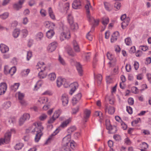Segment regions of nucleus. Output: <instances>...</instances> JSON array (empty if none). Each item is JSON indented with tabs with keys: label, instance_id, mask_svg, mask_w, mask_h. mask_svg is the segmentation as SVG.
<instances>
[{
	"label": "nucleus",
	"instance_id": "12",
	"mask_svg": "<svg viewBox=\"0 0 151 151\" xmlns=\"http://www.w3.org/2000/svg\"><path fill=\"white\" fill-rule=\"evenodd\" d=\"M72 7L75 9H80L81 7V3L80 0H74L72 4Z\"/></svg>",
	"mask_w": 151,
	"mask_h": 151
},
{
	"label": "nucleus",
	"instance_id": "63",
	"mask_svg": "<svg viewBox=\"0 0 151 151\" xmlns=\"http://www.w3.org/2000/svg\"><path fill=\"white\" fill-rule=\"evenodd\" d=\"M134 66L135 70H137L139 67V63L137 61H135L134 64Z\"/></svg>",
	"mask_w": 151,
	"mask_h": 151
},
{
	"label": "nucleus",
	"instance_id": "25",
	"mask_svg": "<svg viewBox=\"0 0 151 151\" xmlns=\"http://www.w3.org/2000/svg\"><path fill=\"white\" fill-rule=\"evenodd\" d=\"M55 32L52 29L48 30L46 33V36L49 39L51 38L54 35Z\"/></svg>",
	"mask_w": 151,
	"mask_h": 151
},
{
	"label": "nucleus",
	"instance_id": "53",
	"mask_svg": "<svg viewBox=\"0 0 151 151\" xmlns=\"http://www.w3.org/2000/svg\"><path fill=\"white\" fill-rule=\"evenodd\" d=\"M141 122V119L140 118H138L137 119L132 122V126H134V124H136L138 123L139 122Z\"/></svg>",
	"mask_w": 151,
	"mask_h": 151
},
{
	"label": "nucleus",
	"instance_id": "33",
	"mask_svg": "<svg viewBox=\"0 0 151 151\" xmlns=\"http://www.w3.org/2000/svg\"><path fill=\"white\" fill-rule=\"evenodd\" d=\"M102 79V77L101 75L99 74L96 75V80L97 81V83L99 84H101Z\"/></svg>",
	"mask_w": 151,
	"mask_h": 151
},
{
	"label": "nucleus",
	"instance_id": "47",
	"mask_svg": "<svg viewBox=\"0 0 151 151\" xmlns=\"http://www.w3.org/2000/svg\"><path fill=\"white\" fill-rule=\"evenodd\" d=\"M121 6V4L119 2H116L114 4V7L116 9V11L119 10L120 9Z\"/></svg>",
	"mask_w": 151,
	"mask_h": 151
},
{
	"label": "nucleus",
	"instance_id": "37",
	"mask_svg": "<svg viewBox=\"0 0 151 151\" xmlns=\"http://www.w3.org/2000/svg\"><path fill=\"white\" fill-rule=\"evenodd\" d=\"M71 119L69 118L63 122L60 125L61 127H65L67 126V125L71 121Z\"/></svg>",
	"mask_w": 151,
	"mask_h": 151
},
{
	"label": "nucleus",
	"instance_id": "54",
	"mask_svg": "<svg viewBox=\"0 0 151 151\" xmlns=\"http://www.w3.org/2000/svg\"><path fill=\"white\" fill-rule=\"evenodd\" d=\"M127 111L129 114H132V109L130 106H127Z\"/></svg>",
	"mask_w": 151,
	"mask_h": 151
},
{
	"label": "nucleus",
	"instance_id": "51",
	"mask_svg": "<svg viewBox=\"0 0 151 151\" xmlns=\"http://www.w3.org/2000/svg\"><path fill=\"white\" fill-rule=\"evenodd\" d=\"M79 109V106H77L75 108H73L72 109V114H76L77 112H78V111Z\"/></svg>",
	"mask_w": 151,
	"mask_h": 151
},
{
	"label": "nucleus",
	"instance_id": "23",
	"mask_svg": "<svg viewBox=\"0 0 151 151\" xmlns=\"http://www.w3.org/2000/svg\"><path fill=\"white\" fill-rule=\"evenodd\" d=\"M119 35V33L118 32H114L112 35L111 38V42H114L116 41L117 39V37Z\"/></svg>",
	"mask_w": 151,
	"mask_h": 151
},
{
	"label": "nucleus",
	"instance_id": "11",
	"mask_svg": "<svg viewBox=\"0 0 151 151\" xmlns=\"http://www.w3.org/2000/svg\"><path fill=\"white\" fill-rule=\"evenodd\" d=\"M57 46V42H53L51 43L48 45L47 49L49 52H52L55 50Z\"/></svg>",
	"mask_w": 151,
	"mask_h": 151
},
{
	"label": "nucleus",
	"instance_id": "29",
	"mask_svg": "<svg viewBox=\"0 0 151 151\" xmlns=\"http://www.w3.org/2000/svg\"><path fill=\"white\" fill-rule=\"evenodd\" d=\"M104 4L105 9L107 11H110L112 9V6L111 4L107 2H104Z\"/></svg>",
	"mask_w": 151,
	"mask_h": 151
},
{
	"label": "nucleus",
	"instance_id": "19",
	"mask_svg": "<svg viewBox=\"0 0 151 151\" xmlns=\"http://www.w3.org/2000/svg\"><path fill=\"white\" fill-rule=\"evenodd\" d=\"M91 114L90 111L86 109L84 111L83 121L86 122H87L88 119L89 118Z\"/></svg>",
	"mask_w": 151,
	"mask_h": 151
},
{
	"label": "nucleus",
	"instance_id": "16",
	"mask_svg": "<svg viewBox=\"0 0 151 151\" xmlns=\"http://www.w3.org/2000/svg\"><path fill=\"white\" fill-rule=\"evenodd\" d=\"M24 0H20L18 3L15 4L13 6L14 8L17 10H19L22 7V5Z\"/></svg>",
	"mask_w": 151,
	"mask_h": 151
},
{
	"label": "nucleus",
	"instance_id": "28",
	"mask_svg": "<svg viewBox=\"0 0 151 151\" xmlns=\"http://www.w3.org/2000/svg\"><path fill=\"white\" fill-rule=\"evenodd\" d=\"M43 37V34L42 32H40L37 34L35 36V39L37 41L40 40Z\"/></svg>",
	"mask_w": 151,
	"mask_h": 151
},
{
	"label": "nucleus",
	"instance_id": "7",
	"mask_svg": "<svg viewBox=\"0 0 151 151\" xmlns=\"http://www.w3.org/2000/svg\"><path fill=\"white\" fill-rule=\"evenodd\" d=\"M17 93L18 94V99L19 102L21 105L24 106L26 105L27 104V103L24 99V94L19 91L17 92Z\"/></svg>",
	"mask_w": 151,
	"mask_h": 151
},
{
	"label": "nucleus",
	"instance_id": "27",
	"mask_svg": "<svg viewBox=\"0 0 151 151\" xmlns=\"http://www.w3.org/2000/svg\"><path fill=\"white\" fill-rule=\"evenodd\" d=\"M20 34V30L18 29H16L14 30L13 32L12 35L15 38L17 37Z\"/></svg>",
	"mask_w": 151,
	"mask_h": 151
},
{
	"label": "nucleus",
	"instance_id": "55",
	"mask_svg": "<svg viewBox=\"0 0 151 151\" xmlns=\"http://www.w3.org/2000/svg\"><path fill=\"white\" fill-rule=\"evenodd\" d=\"M32 53L30 51L28 52L27 55V60H29L32 56Z\"/></svg>",
	"mask_w": 151,
	"mask_h": 151
},
{
	"label": "nucleus",
	"instance_id": "34",
	"mask_svg": "<svg viewBox=\"0 0 151 151\" xmlns=\"http://www.w3.org/2000/svg\"><path fill=\"white\" fill-rule=\"evenodd\" d=\"M109 22V18L108 17H104L102 19V23L103 25L106 26Z\"/></svg>",
	"mask_w": 151,
	"mask_h": 151
},
{
	"label": "nucleus",
	"instance_id": "10",
	"mask_svg": "<svg viewBox=\"0 0 151 151\" xmlns=\"http://www.w3.org/2000/svg\"><path fill=\"white\" fill-rule=\"evenodd\" d=\"M61 100L63 105L64 106H66L68 104L69 101L68 95L65 93L63 94L61 96Z\"/></svg>",
	"mask_w": 151,
	"mask_h": 151
},
{
	"label": "nucleus",
	"instance_id": "58",
	"mask_svg": "<svg viewBox=\"0 0 151 151\" xmlns=\"http://www.w3.org/2000/svg\"><path fill=\"white\" fill-rule=\"evenodd\" d=\"M128 102L129 104L131 105H132L134 104V100L133 98H129Z\"/></svg>",
	"mask_w": 151,
	"mask_h": 151
},
{
	"label": "nucleus",
	"instance_id": "9",
	"mask_svg": "<svg viewBox=\"0 0 151 151\" xmlns=\"http://www.w3.org/2000/svg\"><path fill=\"white\" fill-rule=\"evenodd\" d=\"M70 37V34L69 32L66 33L65 32H62L61 33L60 36V40L62 41L65 39H68Z\"/></svg>",
	"mask_w": 151,
	"mask_h": 151
},
{
	"label": "nucleus",
	"instance_id": "8",
	"mask_svg": "<svg viewBox=\"0 0 151 151\" xmlns=\"http://www.w3.org/2000/svg\"><path fill=\"white\" fill-rule=\"evenodd\" d=\"M30 118V115L29 114L27 113H25L19 119V124L20 125H22L26 121L29 120Z\"/></svg>",
	"mask_w": 151,
	"mask_h": 151
},
{
	"label": "nucleus",
	"instance_id": "18",
	"mask_svg": "<svg viewBox=\"0 0 151 151\" xmlns=\"http://www.w3.org/2000/svg\"><path fill=\"white\" fill-rule=\"evenodd\" d=\"M0 50L3 53H5L9 50V48L6 45L1 44L0 45Z\"/></svg>",
	"mask_w": 151,
	"mask_h": 151
},
{
	"label": "nucleus",
	"instance_id": "2",
	"mask_svg": "<svg viewBox=\"0 0 151 151\" xmlns=\"http://www.w3.org/2000/svg\"><path fill=\"white\" fill-rule=\"evenodd\" d=\"M15 130L14 129H11L10 131H8L5 134L4 138L0 139V145L4 144V143H9L10 140L12 133H15Z\"/></svg>",
	"mask_w": 151,
	"mask_h": 151
},
{
	"label": "nucleus",
	"instance_id": "24",
	"mask_svg": "<svg viewBox=\"0 0 151 151\" xmlns=\"http://www.w3.org/2000/svg\"><path fill=\"white\" fill-rule=\"evenodd\" d=\"M88 20L89 22H90L91 23H94V25L92 26H93L94 27V25H98L99 24V20H95V19L93 17H91V16H90V18H88Z\"/></svg>",
	"mask_w": 151,
	"mask_h": 151
},
{
	"label": "nucleus",
	"instance_id": "36",
	"mask_svg": "<svg viewBox=\"0 0 151 151\" xmlns=\"http://www.w3.org/2000/svg\"><path fill=\"white\" fill-rule=\"evenodd\" d=\"M107 109H108L109 113L110 114H113L115 112L114 108L111 106H108Z\"/></svg>",
	"mask_w": 151,
	"mask_h": 151
},
{
	"label": "nucleus",
	"instance_id": "5",
	"mask_svg": "<svg viewBox=\"0 0 151 151\" xmlns=\"http://www.w3.org/2000/svg\"><path fill=\"white\" fill-rule=\"evenodd\" d=\"M106 55L108 59L110 61L109 64L111 65V66H114L116 60L114 56L109 52H107Z\"/></svg>",
	"mask_w": 151,
	"mask_h": 151
},
{
	"label": "nucleus",
	"instance_id": "14",
	"mask_svg": "<svg viewBox=\"0 0 151 151\" xmlns=\"http://www.w3.org/2000/svg\"><path fill=\"white\" fill-rule=\"evenodd\" d=\"M7 85L4 83H1L0 84V95L4 94L7 89Z\"/></svg>",
	"mask_w": 151,
	"mask_h": 151
},
{
	"label": "nucleus",
	"instance_id": "32",
	"mask_svg": "<svg viewBox=\"0 0 151 151\" xmlns=\"http://www.w3.org/2000/svg\"><path fill=\"white\" fill-rule=\"evenodd\" d=\"M76 68L80 76H82L83 75V70L81 66L79 63H78L77 64L76 66Z\"/></svg>",
	"mask_w": 151,
	"mask_h": 151
},
{
	"label": "nucleus",
	"instance_id": "3",
	"mask_svg": "<svg viewBox=\"0 0 151 151\" xmlns=\"http://www.w3.org/2000/svg\"><path fill=\"white\" fill-rule=\"evenodd\" d=\"M44 63L42 62H38L36 65V66H38L39 68L37 69H41L39 73L38 74V77L40 79H43L45 78L47 76L46 73L44 72L45 70L46 67L44 65Z\"/></svg>",
	"mask_w": 151,
	"mask_h": 151
},
{
	"label": "nucleus",
	"instance_id": "44",
	"mask_svg": "<svg viewBox=\"0 0 151 151\" xmlns=\"http://www.w3.org/2000/svg\"><path fill=\"white\" fill-rule=\"evenodd\" d=\"M76 129L75 126L71 127L68 128L67 130V132L69 134H71L72 133L74 132Z\"/></svg>",
	"mask_w": 151,
	"mask_h": 151
},
{
	"label": "nucleus",
	"instance_id": "56",
	"mask_svg": "<svg viewBox=\"0 0 151 151\" xmlns=\"http://www.w3.org/2000/svg\"><path fill=\"white\" fill-rule=\"evenodd\" d=\"M114 139L116 141H119L121 140V137L118 134H115L114 136Z\"/></svg>",
	"mask_w": 151,
	"mask_h": 151
},
{
	"label": "nucleus",
	"instance_id": "30",
	"mask_svg": "<svg viewBox=\"0 0 151 151\" xmlns=\"http://www.w3.org/2000/svg\"><path fill=\"white\" fill-rule=\"evenodd\" d=\"M61 112V110L60 109H58V110L56 111L55 112L53 115L52 116V117L56 119L58 118V117L60 116Z\"/></svg>",
	"mask_w": 151,
	"mask_h": 151
},
{
	"label": "nucleus",
	"instance_id": "38",
	"mask_svg": "<svg viewBox=\"0 0 151 151\" xmlns=\"http://www.w3.org/2000/svg\"><path fill=\"white\" fill-rule=\"evenodd\" d=\"M9 14L8 12H5L0 15V18L2 19H5L8 18Z\"/></svg>",
	"mask_w": 151,
	"mask_h": 151
},
{
	"label": "nucleus",
	"instance_id": "61",
	"mask_svg": "<svg viewBox=\"0 0 151 151\" xmlns=\"http://www.w3.org/2000/svg\"><path fill=\"white\" fill-rule=\"evenodd\" d=\"M91 56V53L90 52H87L85 54V58L86 60L87 61L89 59Z\"/></svg>",
	"mask_w": 151,
	"mask_h": 151
},
{
	"label": "nucleus",
	"instance_id": "6",
	"mask_svg": "<svg viewBox=\"0 0 151 151\" xmlns=\"http://www.w3.org/2000/svg\"><path fill=\"white\" fill-rule=\"evenodd\" d=\"M121 19L122 21L124 20L122 23V28L124 29L128 25L130 19L129 17L126 18V14L122 15L121 17Z\"/></svg>",
	"mask_w": 151,
	"mask_h": 151
},
{
	"label": "nucleus",
	"instance_id": "43",
	"mask_svg": "<svg viewBox=\"0 0 151 151\" xmlns=\"http://www.w3.org/2000/svg\"><path fill=\"white\" fill-rule=\"evenodd\" d=\"M23 146V144L22 143H19L16 144L14 147L15 150H19L21 149L22 147Z\"/></svg>",
	"mask_w": 151,
	"mask_h": 151
},
{
	"label": "nucleus",
	"instance_id": "26",
	"mask_svg": "<svg viewBox=\"0 0 151 151\" xmlns=\"http://www.w3.org/2000/svg\"><path fill=\"white\" fill-rule=\"evenodd\" d=\"M19 85V83H14L13 85L11 86L10 87L11 90L14 91H15L18 88Z\"/></svg>",
	"mask_w": 151,
	"mask_h": 151
},
{
	"label": "nucleus",
	"instance_id": "15",
	"mask_svg": "<svg viewBox=\"0 0 151 151\" xmlns=\"http://www.w3.org/2000/svg\"><path fill=\"white\" fill-rule=\"evenodd\" d=\"M59 132V130L58 129H56V130L53 132V133L49 137L46 141L45 144H47L50 143L52 140L53 137L57 134Z\"/></svg>",
	"mask_w": 151,
	"mask_h": 151
},
{
	"label": "nucleus",
	"instance_id": "41",
	"mask_svg": "<svg viewBox=\"0 0 151 151\" xmlns=\"http://www.w3.org/2000/svg\"><path fill=\"white\" fill-rule=\"evenodd\" d=\"M45 26L47 28H50V27H51L53 28L55 26V24L53 23L47 22H45Z\"/></svg>",
	"mask_w": 151,
	"mask_h": 151
},
{
	"label": "nucleus",
	"instance_id": "39",
	"mask_svg": "<svg viewBox=\"0 0 151 151\" xmlns=\"http://www.w3.org/2000/svg\"><path fill=\"white\" fill-rule=\"evenodd\" d=\"M16 69L15 66L12 67L10 69L9 68V74L11 76H12L16 72Z\"/></svg>",
	"mask_w": 151,
	"mask_h": 151
},
{
	"label": "nucleus",
	"instance_id": "62",
	"mask_svg": "<svg viewBox=\"0 0 151 151\" xmlns=\"http://www.w3.org/2000/svg\"><path fill=\"white\" fill-rule=\"evenodd\" d=\"M47 115L45 114H42L39 117V119L40 120L43 121L47 117Z\"/></svg>",
	"mask_w": 151,
	"mask_h": 151
},
{
	"label": "nucleus",
	"instance_id": "4",
	"mask_svg": "<svg viewBox=\"0 0 151 151\" xmlns=\"http://www.w3.org/2000/svg\"><path fill=\"white\" fill-rule=\"evenodd\" d=\"M68 137H64L63 139V146L61 149L62 151H70V147L68 143Z\"/></svg>",
	"mask_w": 151,
	"mask_h": 151
},
{
	"label": "nucleus",
	"instance_id": "60",
	"mask_svg": "<svg viewBox=\"0 0 151 151\" xmlns=\"http://www.w3.org/2000/svg\"><path fill=\"white\" fill-rule=\"evenodd\" d=\"M69 4L68 3H66L63 6V8L65 10H68L69 9Z\"/></svg>",
	"mask_w": 151,
	"mask_h": 151
},
{
	"label": "nucleus",
	"instance_id": "48",
	"mask_svg": "<svg viewBox=\"0 0 151 151\" xmlns=\"http://www.w3.org/2000/svg\"><path fill=\"white\" fill-rule=\"evenodd\" d=\"M11 103L9 101H6L4 103V106L5 109H6L10 106Z\"/></svg>",
	"mask_w": 151,
	"mask_h": 151
},
{
	"label": "nucleus",
	"instance_id": "31",
	"mask_svg": "<svg viewBox=\"0 0 151 151\" xmlns=\"http://www.w3.org/2000/svg\"><path fill=\"white\" fill-rule=\"evenodd\" d=\"M56 78V76L55 73H50L48 75V79L52 81H54Z\"/></svg>",
	"mask_w": 151,
	"mask_h": 151
},
{
	"label": "nucleus",
	"instance_id": "21",
	"mask_svg": "<svg viewBox=\"0 0 151 151\" xmlns=\"http://www.w3.org/2000/svg\"><path fill=\"white\" fill-rule=\"evenodd\" d=\"M70 138L68 137V144L70 147L73 150L75 149L76 146V143L73 141L70 142Z\"/></svg>",
	"mask_w": 151,
	"mask_h": 151
},
{
	"label": "nucleus",
	"instance_id": "17",
	"mask_svg": "<svg viewBox=\"0 0 151 151\" xmlns=\"http://www.w3.org/2000/svg\"><path fill=\"white\" fill-rule=\"evenodd\" d=\"M65 81L66 79H65L62 78L60 77L58 78L56 81L57 86L58 87H60L62 85H63V83Z\"/></svg>",
	"mask_w": 151,
	"mask_h": 151
},
{
	"label": "nucleus",
	"instance_id": "52",
	"mask_svg": "<svg viewBox=\"0 0 151 151\" xmlns=\"http://www.w3.org/2000/svg\"><path fill=\"white\" fill-rule=\"evenodd\" d=\"M121 125L122 127V128L124 130H125L127 129V126L124 122L122 121L121 123Z\"/></svg>",
	"mask_w": 151,
	"mask_h": 151
},
{
	"label": "nucleus",
	"instance_id": "64",
	"mask_svg": "<svg viewBox=\"0 0 151 151\" xmlns=\"http://www.w3.org/2000/svg\"><path fill=\"white\" fill-rule=\"evenodd\" d=\"M125 68L127 72H129L131 70V67L130 64H127L126 65Z\"/></svg>",
	"mask_w": 151,
	"mask_h": 151
},
{
	"label": "nucleus",
	"instance_id": "46",
	"mask_svg": "<svg viewBox=\"0 0 151 151\" xmlns=\"http://www.w3.org/2000/svg\"><path fill=\"white\" fill-rule=\"evenodd\" d=\"M125 43L127 45H130L132 44V41L129 37L126 38L124 40Z\"/></svg>",
	"mask_w": 151,
	"mask_h": 151
},
{
	"label": "nucleus",
	"instance_id": "59",
	"mask_svg": "<svg viewBox=\"0 0 151 151\" xmlns=\"http://www.w3.org/2000/svg\"><path fill=\"white\" fill-rule=\"evenodd\" d=\"M102 113L99 111H96L95 113V115L97 116H99L100 117L101 119H102Z\"/></svg>",
	"mask_w": 151,
	"mask_h": 151
},
{
	"label": "nucleus",
	"instance_id": "49",
	"mask_svg": "<svg viewBox=\"0 0 151 151\" xmlns=\"http://www.w3.org/2000/svg\"><path fill=\"white\" fill-rule=\"evenodd\" d=\"M21 33L24 37H25L28 34V32L27 29H24L21 31Z\"/></svg>",
	"mask_w": 151,
	"mask_h": 151
},
{
	"label": "nucleus",
	"instance_id": "57",
	"mask_svg": "<svg viewBox=\"0 0 151 151\" xmlns=\"http://www.w3.org/2000/svg\"><path fill=\"white\" fill-rule=\"evenodd\" d=\"M9 68L8 66H6L4 67V71L6 74H9Z\"/></svg>",
	"mask_w": 151,
	"mask_h": 151
},
{
	"label": "nucleus",
	"instance_id": "20",
	"mask_svg": "<svg viewBox=\"0 0 151 151\" xmlns=\"http://www.w3.org/2000/svg\"><path fill=\"white\" fill-rule=\"evenodd\" d=\"M87 2V4L85 6V8L86 10L87 17V18H90V16H91L90 15L89 8L91 7V6L89 1H88Z\"/></svg>",
	"mask_w": 151,
	"mask_h": 151
},
{
	"label": "nucleus",
	"instance_id": "50",
	"mask_svg": "<svg viewBox=\"0 0 151 151\" xmlns=\"http://www.w3.org/2000/svg\"><path fill=\"white\" fill-rule=\"evenodd\" d=\"M48 99L46 97H44L42 98L41 99H40V100H39V101L41 103V104H44L45 103L48 102Z\"/></svg>",
	"mask_w": 151,
	"mask_h": 151
},
{
	"label": "nucleus",
	"instance_id": "42",
	"mask_svg": "<svg viewBox=\"0 0 151 151\" xmlns=\"http://www.w3.org/2000/svg\"><path fill=\"white\" fill-rule=\"evenodd\" d=\"M94 30V27L93 26L92 27L91 30L90 32L88 33V34L86 35V38L87 39H88L90 41H91L92 40V36L89 34L90 32H91V31L93 32Z\"/></svg>",
	"mask_w": 151,
	"mask_h": 151
},
{
	"label": "nucleus",
	"instance_id": "45",
	"mask_svg": "<svg viewBox=\"0 0 151 151\" xmlns=\"http://www.w3.org/2000/svg\"><path fill=\"white\" fill-rule=\"evenodd\" d=\"M58 61L60 63L63 65H66V63L64 59L61 57L60 55L59 56Z\"/></svg>",
	"mask_w": 151,
	"mask_h": 151
},
{
	"label": "nucleus",
	"instance_id": "35",
	"mask_svg": "<svg viewBox=\"0 0 151 151\" xmlns=\"http://www.w3.org/2000/svg\"><path fill=\"white\" fill-rule=\"evenodd\" d=\"M67 18L68 22L69 24L74 22L73 18L70 14H69L68 15Z\"/></svg>",
	"mask_w": 151,
	"mask_h": 151
},
{
	"label": "nucleus",
	"instance_id": "1",
	"mask_svg": "<svg viewBox=\"0 0 151 151\" xmlns=\"http://www.w3.org/2000/svg\"><path fill=\"white\" fill-rule=\"evenodd\" d=\"M32 127L34 128L32 130V132L36 135L35 140V142H38L42 135V131L43 127L41 123H36L33 124Z\"/></svg>",
	"mask_w": 151,
	"mask_h": 151
},
{
	"label": "nucleus",
	"instance_id": "22",
	"mask_svg": "<svg viewBox=\"0 0 151 151\" xmlns=\"http://www.w3.org/2000/svg\"><path fill=\"white\" fill-rule=\"evenodd\" d=\"M73 48L75 51L77 52H78L80 51V49L77 41L75 40H74L73 42Z\"/></svg>",
	"mask_w": 151,
	"mask_h": 151
},
{
	"label": "nucleus",
	"instance_id": "13",
	"mask_svg": "<svg viewBox=\"0 0 151 151\" xmlns=\"http://www.w3.org/2000/svg\"><path fill=\"white\" fill-rule=\"evenodd\" d=\"M78 85L77 82H74L70 84V86L72 87L69 92V94L72 95L78 87Z\"/></svg>",
	"mask_w": 151,
	"mask_h": 151
},
{
	"label": "nucleus",
	"instance_id": "40",
	"mask_svg": "<svg viewBox=\"0 0 151 151\" xmlns=\"http://www.w3.org/2000/svg\"><path fill=\"white\" fill-rule=\"evenodd\" d=\"M71 29L72 30L77 29L78 26L77 23L73 22V23L69 24Z\"/></svg>",
	"mask_w": 151,
	"mask_h": 151
}]
</instances>
